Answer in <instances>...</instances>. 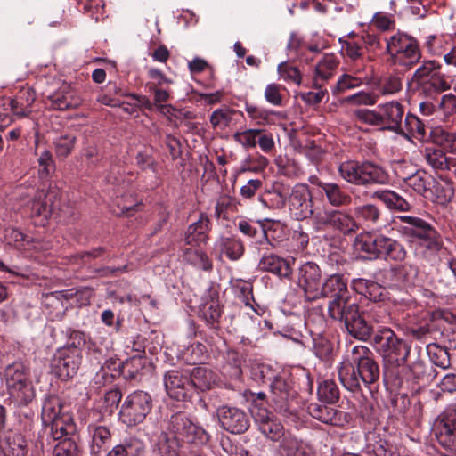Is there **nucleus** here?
Instances as JSON below:
<instances>
[{
    "mask_svg": "<svg viewBox=\"0 0 456 456\" xmlns=\"http://www.w3.org/2000/svg\"><path fill=\"white\" fill-rule=\"evenodd\" d=\"M402 223L398 232L411 244L416 253L425 261L434 264L444 249L441 234L426 220L413 216H399Z\"/></svg>",
    "mask_w": 456,
    "mask_h": 456,
    "instance_id": "1",
    "label": "nucleus"
},
{
    "mask_svg": "<svg viewBox=\"0 0 456 456\" xmlns=\"http://www.w3.org/2000/svg\"><path fill=\"white\" fill-rule=\"evenodd\" d=\"M329 316L340 323H343L346 330L353 338L367 341L373 335L372 318L379 322L376 314L360 311V306L355 298L349 295L339 299H331L328 305Z\"/></svg>",
    "mask_w": 456,
    "mask_h": 456,
    "instance_id": "2",
    "label": "nucleus"
},
{
    "mask_svg": "<svg viewBox=\"0 0 456 456\" xmlns=\"http://www.w3.org/2000/svg\"><path fill=\"white\" fill-rule=\"evenodd\" d=\"M380 370L372 352L364 346L352 349V361L344 362L338 370V378L346 389L353 393L362 390V385L369 387L378 381Z\"/></svg>",
    "mask_w": 456,
    "mask_h": 456,
    "instance_id": "3",
    "label": "nucleus"
},
{
    "mask_svg": "<svg viewBox=\"0 0 456 456\" xmlns=\"http://www.w3.org/2000/svg\"><path fill=\"white\" fill-rule=\"evenodd\" d=\"M372 345L380 355L384 370L406 363L411 353V346L390 328L379 329L372 338Z\"/></svg>",
    "mask_w": 456,
    "mask_h": 456,
    "instance_id": "4",
    "label": "nucleus"
},
{
    "mask_svg": "<svg viewBox=\"0 0 456 456\" xmlns=\"http://www.w3.org/2000/svg\"><path fill=\"white\" fill-rule=\"evenodd\" d=\"M385 41L386 53L393 65L406 71L420 61L422 54L419 43L414 37L398 31Z\"/></svg>",
    "mask_w": 456,
    "mask_h": 456,
    "instance_id": "5",
    "label": "nucleus"
},
{
    "mask_svg": "<svg viewBox=\"0 0 456 456\" xmlns=\"http://www.w3.org/2000/svg\"><path fill=\"white\" fill-rule=\"evenodd\" d=\"M427 377V364L418 358L411 364L394 367L384 370L383 378L387 386L391 390H404L406 393H417L419 390L420 383Z\"/></svg>",
    "mask_w": 456,
    "mask_h": 456,
    "instance_id": "6",
    "label": "nucleus"
},
{
    "mask_svg": "<svg viewBox=\"0 0 456 456\" xmlns=\"http://www.w3.org/2000/svg\"><path fill=\"white\" fill-rule=\"evenodd\" d=\"M338 170L348 183L363 187L386 184L389 177L382 167L369 160L345 161Z\"/></svg>",
    "mask_w": 456,
    "mask_h": 456,
    "instance_id": "7",
    "label": "nucleus"
},
{
    "mask_svg": "<svg viewBox=\"0 0 456 456\" xmlns=\"http://www.w3.org/2000/svg\"><path fill=\"white\" fill-rule=\"evenodd\" d=\"M4 376L10 397L17 405L27 406L35 399L29 368L23 362L9 364L4 370Z\"/></svg>",
    "mask_w": 456,
    "mask_h": 456,
    "instance_id": "8",
    "label": "nucleus"
},
{
    "mask_svg": "<svg viewBox=\"0 0 456 456\" xmlns=\"http://www.w3.org/2000/svg\"><path fill=\"white\" fill-rule=\"evenodd\" d=\"M441 66L436 61H424L413 73L411 81L428 95H433L450 88V85L440 72Z\"/></svg>",
    "mask_w": 456,
    "mask_h": 456,
    "instance_id": "9",
    "label": "nucleus"
},
{
    "mask_svg": "<svg viewBox=\"0 0 456 456\" xmlns=\"http://www.w3.org/2000/svg\"><path fill=\"white\" fill-rule=\"evenodd\" d=\"M152 410L151 395L142 390L130 393L125 399L119 416L127 427H134L142 423Z\"/></svg>",
    "mask_w": 456,
    "mask_h": 456,
    "instance_id": "10",
    "label": "nucleus"
},
{
    "mask_svg": "<svg viewBox=\"0 0 456 456\" xmlns=\"http://www.w3.org/2000/svg\"><path fill=\"white\" fill-rule=\"evenodd\" d=\"M190 422L191 419L185 413L173 414L169 419L168 429L174 434V437L170 438L163 433L159 440L155 456H179L178 442L183 440Z\"/></svg>",
    "mask_w": 456,
    "mask_h": 456,
    "instance_id": "11",
    "label": "nucleus"
},
{
    "mask_svg": "<svg viewBox=\"0 0 456 456\" xmlns=\"http://www.w3.org/2000/svg\"><path fill=\"white\" fill-rule=\"evenodd\" d=\"M82 361V352L74 347H60L51 360L52 372L61 380H69L77 375Z\"/></svg>",
    "mask_w": 456,
    "mask_h": 456,
    "instance_id": "12",
    "label": "nucleus"
},
{
    "mask_svg": "<svg viewBox=\"0 0 456 456\" xmlns=\"http://www.w3.org/2000/svg\"><path fill=\"white\" fill-rule=\"evenodd\" d=\"M433 431L438 444L456 455V407L444 409L436 418Z\"/></svg>",
    "mask_w": 456,
    "mask_h": 456,
    "instance_id": "13",
    "label": "nucleus"
},
{
    "mask_svg": "<svg viewBox=\"0 0 456 456\" xmlns=\"http://www.w3.org/2000/svg\"><path fill=\"white\" fill-rule=\"evenodd\" d=\"M271 392L275 411L285 417L295 416L297 409L293 403L297 392L290 381L282 377H276L271 384Z\"/></svg>",
    "mask_w": 456,
    "mask_h": 456,
    "instance_id": "14",
    "label": "nucleus"
},
{
    "mask_svg": "<svg viewBox=\"0 0 456 456\" xmlns=\"http://www.w3.org/2000/svg\"><path fill=\"white\" fill-rule=\"evenodd\" d=\"M288 205L289 214L294 219L304 220L310 217L314 204L308 185H295L289 196Z\"/></svg>",
    "mask_w": 456,
    "mask_h": 456,
    "instance_id": "15",
    "label": "nucleus"
},
{
    "mask_svg": "<svg viewBox=\"0 0 456 456\" xmlns=\"http://www.w3.org/2000/svg\"><path fill=\"white\" fill-rule=\"evenodd\" d=\"M384 278L389 287L407 288L419 284V268L416 265L405 263L385 271Z\"/></svg>",
    "mask_w": 456,
    "mask_h": 456,
    "instance_id": "16",
    "label": "nucleus"
},
{
    "mask_svg": "<svg viewBox=\"0 0 456 456\" xmlns=\"http://www.w3.org/2000/svg\"><path fill=\"white\" fill-rule=\"evenodd\" d=\"M46 103L54 110H67L79 107L82 99L70 84L63 82L53 93L46 96Z\"/></svg>",
    "mask_w": 456,
    "mask_h": 456,
    "instance_id": "17",
    "label": "nucleus"
},
{
    "mask_svg": "<svg viewBox=\"0 0 456 456\" xmlns=\"http://www.w3.org/2000/svg\"><path fill=\"white\" fill-rule=\"evenodd\" d=\"M322 273L314 262H306L298 270V284L304 289L307 300L318 298V289L321 285Z\"/></svg>",
    "mask_w": 456,
    "mask_h": 456,
    "instance_id": "18",
    "label": "nucleus"
},
{
    "mask_svg": "<svg viewBox=\"0 0 456 456\" xmlns=\"http://www.w3.org/2000/svg\"><path fill=\"white\" fill-rule=\"evenodd\" d=\"M307 411L314 419L335 427H344L351 420L349 413L322 403H311Z\"/></svg>",
    "mask_w": 456,
    "mask_h": 456,
    "instance_id": "19",
    "label": "nucleus"
},
{
    "mask_svg": "<svg viewBox=\"0 0 456 456\" xmlns=\"http://www.w3.org/2000/svg\"><path fill=\"white\" fill-rule=\"evenodd\" d=\"M259 431L268 439L278 442L285 435L284 428L272 412L264 408L252 411Z\"/></svg>",
    "mask_w": 456,
    "mask_h": 456,
    "instance_id": "20",
    "label": "nucleus"
},
{
    "mask_svg": "<svg viewBox=\"0 0 456 456\" xmlns=\"http://www.w3.org/2000/svg\"><path fill=\"white\" fill-rule=\"evenodd\" d=\"M378 108L382 129L399 133L402 129V119L404 115L403 106L396 101H391L379 104Z\"/></svg>",
    "mask_w": 456,
    "mask_h": 456,
    "instance_id": "21",
    "label": "nucleus"
},
{
    "mask_svg": "<svg viewBox=\"0 0 456 456\" xmlns=\"http://www.w3.org/2000/svg\"><path fill=\"white\" fill-rule=\"evenodd\" d=\"M164 385L168 395L178 401L184 400L191 389L187 375L177 370H168L165 374Z\"/></svg>",
    "mask_w": 456,
    "mask_h": 456,
    "instance_id": "22",
    "label": "nucleus"
},
{
    "mask_svg": "<svg viewBox=\"0 0 456 456\" xmlns=\"http://www.w3.org/2000/svg\"><path fill=\"white\" fill-rule=\"evenodd\" d=\"M295 259L283 258L274 254L264 255L259 263L258 269L263 272L271 273L279 278L290 279L292 275V266Z\"/></svg>",
    "mask_w": 456,
    "mask_h": 456,
    "instance_id": "23",
    "label": "nucleus"
},
{
    "mask_svg": "<svg viewBox=\"0 0 456 456\" xmlns=\"http://www.w3.org/2000/svg\"><path fill=\"white\" fill-rule=\"evenodd\" d=\"M339 60L334 53H325L317 61L314 69V86L322 88L336 73Z\"/></svg>",
    "mask_w": 456,
    "mask_h": 456,
    "instance_id": "24",
    "label": "nucleus"
},
{
    "mask_svg": "<svg viewBox=\"0 0 456 456\" xmlns=\"http://www.w3.org/2000/svg\"><path fill=\"white\" fill-rule=\"evenodd\" d=\"M370 199L379 200L387 209L394 212H409L412 208L411 203L401 194L392 190H376L370 194Z\"/></svg>",
    "mask_w": 456,
    "mask_h": 456,
    "instance_id": "25",
    "label": "nucleus"
},
{
    "mask_svg": "<svg viewBox=\"0 0 456 456\" xmlns=\"http://www.w3.org/2000/svg\"><path fill=\"white\" fill-rule=\"evenodd\" d=\"M379 236L380 232L374 231L362 232L357 234L354 242L355 249L362 253L363 257L368 260L378 259Z\"/></svg>",
    "mask_w": 456,
    "mask_h": 456,
    "instance_id": "26",
    "label": "nucleus"
},
{
    "mask_svg": "<svg viewBox=\"0 0 456 456\" xmlns=\"http://www.w3.org/2000/svg\"><path fill=\"white\" fill-rule=\"evenodd\" d=\"M438 320L428 319L418 324L409 326L405 330V335L414 340L428 343L437 340Z\"/></svg>",
    "mask_w": 456,
    "mask_h": 456,
    "instance_id": "27",
    "label": "nucleus"
},
{
    "mask_svg": "<svg viewBox=\"0 0 456 456\" xmlns=\"http://www.w3.org/2000/svg\"><path fill=\"white\" fill-rule=\"evenodd\" d=\"M90 436L89 450L92 456H100L107 444L110 443L112 435L107 426L90 424L88 425Z\"/></svg>",
    "mask_w": 456,
    "mask_h": 456,
    "instance_id": "28",
    "label": "nucleus"
},
{
    "mask_svg": "<svg viewBox=\"0 0 456 456\" xmlns=\"http://www.w3.org/2000/svg\"><path fill=\"white\" fill-rule=\"evenodd\" d=\"M318 290V298L325 297L339 299L350 294L346 281L339 274L330 275L323 283H321Z\"/></svg>",
    "mask_w": 456,
    "mask_h": 456,
    "instance_id": "29",
    "label": "nucleus"
},
{
    "mask_svg": "<svg viewBox=\"0 0 456 456\" xmlns=\"http://www.w3.org/2000/svg\"><path fill=\"white\" fill-rule=\"evenodd\" d=\"M283 190V184L279 182L266 184L259 196V201L269 208L280 209L284 207L287 198Z\"/></svg>",
    "mask_w": 456,
    "mask_h": 456,
    "instance_id": "30",
    "label": "nucleus"
},
{
    "mask_svg": "<svg viewBox=\"0 0 456 456\" xmlns=\"http://www.w3.org/2000/svg\"><path fill=\"white\" fill-rule=\"evenodd\" d=\"M208 218L200 214L197 222L191 224L185 233L184 240L187 245L199 247L208 240Z\"/></svg>",
    "mask_w": 456,
    "mask_h": 456,
    "instance_id": "31",
    "label": "nucleus"
},
{
    "mask_svg": "<svg viewBox=\"0 0 456 456\" xmlns=\"http://www.w3.org/2000/svg\"><path fill=\"white\" fill-rule=\"evenodd\" d=\"M316 184L322 189L331 206L339 208L351 204L352 197L338 183L318 182Z\"/></svg>",
    "mask_w": 456,
    "mask_h": 456,
    "instance_id": "32",
    "label": "nucleus"
},
{
    "mask_svg": "<svg viewBox=\"0 0 456 456\" xmlns=\"http://www.w3.org/2000/svg\"><path fill=\"white\" fill-rule=\"evenodd\" d=\"M190 381L191 388L204 392L211 389L216 384V375L206 366H198L192 369Z\"/></svg>",
    "mask_w": 456,
    "mask_h": 456,
    "instance_id": "33",
    "label": "nucleus"
},
{
    "mask_svg": "<svg viewBox=\"0 0 456 456\" xmlns=\"http://www.w3.org/2000/svg\"><path fill=\"white\" fill-rule=\"evenodd\" d=\"M35 100L34 90L30 88L20 90L10 102L11 110L19 118L28 117L31 113V107Z\"/></svg>",
    "mask_w": 456,
    "mask_h": 456,
    "instance_id": "34",
    "label": "nucleus"
},
{
    "mask_svg": "<svg viewBox=\"0 0 456 456\" xmlns=\"http://www.w3.org/2000/svg\"><path fill=\"white\" fill-rule=\"evenodd\" d=\"M354 214L356 221L367 227L377 225L381 221V209L373 203H366L356 206L354 208Z\"/></svg>",
    "mask_w": 456,
    "mask_h": 456,
    "instance_id": "35",
    "label": "nucleus"
},
{
    "mask_svg": "<svg viewBox=\"0 0 456 456\" xmlns=\"http://www.w3.org/2000/svg\"><path fill=\"white\" fill-rule=\"evenodd\" d=\"M330 227L338 231L344 235H350L355 233L360 229V224L351 214L345 211L334 210Z\"/></svg>",
    "mask_w": 456,
    "mask_h": 456,
    "instance_id": "36",
    "label": "nucleus"
},
{
    "mask_svg": "<svg viewBox=\"0 0 456 456\" xmlns=\"http://www.w3.org/2000/svg\"><path fill=\"white\" fill-rule=\"evenodd\" d=\"M230 286L235 297L244 304L245 306L254 310L253 285L249 280L231 278Z\"/></svg>",
    "mask_w": 456,
    "mask_h": 456,
    "instance_id": "37",
    "label": "nucleus"
},
{
    "mask_svg": "<svg viewBox=\"0 0 456 456\" xmlns=\"http://www.w3.org/2000/svg\"><path fill=\"white\" fill-rule=\"evenodd\" d=\"M47 427H50V437L53 442L70 437L76 432V424L69 413L63 414Z\"/></svg>",
    "mask_w": 456,
    "mask_h": 456,
    "instance_id": "38",
    "label": "nucleus"
},
{
    "mask_svg": "<svg viewBox=\"0 0 456 456\" xmlns=\"http://www.w3.org/2000/svg\"><path fill=\"white\" fill-rule=\"evenodd\" d=\"M424 157L427 163L436 171L449 170L455 163V159L448 158L444 151L438 148L427 147Z\"/></svg>",
    "mask_w": 456,
    "mask_h": 456,
    "instance_id": "39",
    "label": "nucleus"
},
{
    "mask_svg": "<svg viewBox=\"0 0 456 456\" xmlns=\"http://www.w3.org/2000/svg\"><path fill=\"white\" fill-rule=\"evenodd\" d=\"M63 414H66V412L62 411V403L59 397L51 395L45 399L41 411V419L44 426L47 427L62 417Z\"/></svg>",
    "mask_w": 456,
    "mask_h": 456,
    "instance_id": "40",
    "label": "nucleus"
},
{
    "mask_svg": "<svg viewBox=\"0 0 456 456\" xmlns=\"http://www.w3.org/2000/svg\"><path fill=\"white\" fill-rule=\"evenodd\" d=\"M143 451L142 442L135 437H126L114 445L105 456H139Z\"/></svg>",
    "mask_w": 456,
    "mask_h": 456,
    "instance_id": "41",
    "label": "nucleus"
},
{
    "mask_svg": "<svg viewBox=\"0 0 456 456\" xmlns=\"http://www.w3.org/2000/svg\"><path fill=\"white\" fill-rule=\"evenodd\" d=\"M433 142L449 152H456V132L436 126L431 130Z\"/></svg>",
    "mask_w": 456,
    "mask_h": 456,
    "instance_id": "42",
    "label": "nucleus"
},
{
    "mask_svg": "<svg viewBox=\"0 0 456 456\" xmlns=\"http://www.w3.org/2000/svg\"><path fill=\"white\" fill-rule=\"evenodd\" d=\"M403 75L399 72L383 76L378 85L377 90L382 95H391L400 92L403 88Z\"/></svg>",
    "mask_w": 456,
    "mask_h": 456,
    "instance_id": "43",
    "label": "nucleus"
},
{
    "mask_svg": "<svg viewBox=\"0 0 456 456\" xmlns=\"http://www.w3.org/2000/svg\"><path fill=\"white\" fill-rule=\"evenodd\" d=\"M318 399L326 404H335L340 398V391L333 379H324L319 383Z\"/></svg>",
    "mask_w": 456,
    "mask_h": 456,
    "instance_id": "44",
    "label": "nucleus"
},
{
    "mask_svg": "<svg viewBox=\"0 0 456 456\" xmlns=\"http://www.w3.org/2000/svg\"><path fill=\"white\" fill-rule=\"evenodd\" d=\"M406 184L411 188L418 194L428 198L431 177L427 175L426 173L417 171L413 175L404 178Z\"/></svg>",
    "mask_w": 456,
    "mask_h": 456,
    "instance_id": "45",
    "label": "nucleus"
},
{
    "mask_svg": "<svg viewBox=\"0 0 456 456\" xmlns=\"http://www.w3.org/2000/svg\"><path fill=\"white\" fill-rule=\"evenodd\" d=\"M4 240L7 244L18 249H27L32 242L30 236L13 227L4 230Z\"/></svg>",
    "mask_w": 456,
    "mask_h": 456,
    "instance_id": "46",
    "label": "nucleus"
},
{
    "mask_svg": "<svg viewBox=\"0 0 456 456\" xmlns=\"http://www.w3.org/2000/svg\"><path fill=\"white\" fill-rule=\"evenodd\" d=\"M335 209H328L325 207L313 206L312 222L317 231L324 230L330 226Z\"/></svg>",
    "mask_w": 456,
    "mask_h": 456,
    "instance_id": "47",
    "label": "nucleus"
},
{
    "mask_svg": "<svg viewBox=\"0 0 456 456\" xmlns=\"http://www.w3.org/2000/svg\"><path fill=\"white\" fill-rule=\"evenodd\" d=\"M363 84L362 78L353 76L351 74H343L338 78L335 86L332 87V94L338 95L346 92L357 88Z\"/></svg>",
    "mask_w": 456,
    "mask_h": 456,
    "instance_id": "48",
    "label": "nucleus"
},
{
    "mask_svg": "<svg viewBox=\"0 0 456 456\" xmlns=\"http://www.w3.org/2000/svg\"><path fill=\"white\" fill-rule=\"evenodd\" d=\"M406 256L407 251L404 246L398 240L392 238L386 246V248L382 252L379 259L402 262L406 258Z\"/></svg>",
    "mask_w": 456,
    "mask_h": 456,
    "instance_id": "49",
    "label": "nucleus"
},
{
    "mask_svg": "<svg viewBox=\"0 0 456 456\" xmlns=\"http://www.w3.org/2000/svg\"><path fill=\"white\" fill-rule=\"evenodd\" d=\"M184 260L194 266L209 271L212 269V264L208 256L201 250L196 248H187L183 253Z\"/></svg>",
    "mask_w": 456,
    "mask_h": 456,
    "instance_id": "50",
    "label": "nucleus"
},
{
    "mask_svg": "<svg viewBox=\"0 0 456 456\" xmlns=\"http://www.w3.org/2000/svg\"><path fill=\"white\" fill-rule=\"evenodd\" d=\"M198 314L200 318L211 325H214L216 322H217L221 316L219 305L213 299L200 304L199 305Z\"/></svg>",
    "mask_w": 456,
    "mask_h": 456,
    "instance_id": "51",
    "label": "nucleus"
},
{
    "mask_svg": "<svg viewBox=\"0 0 456 456\" xmlns=\"http://www.w3.org/2000/svg\"><path fill=\"white\" fill-rule=\"evenodd\" d=\"M427 351L430 361L436 366H438L442 369H447L451 366L450 356L445 347L437 346L428 343L427 346Z\"/></svg>",
    "mask_w": 456,
    "mask_h": 456,
    "instance_id": "52",
    "label": "nucleus"
},
{
    "mask_svg": "<svg viewBox=\"0 0 456 456\" xmlns=\"http://www.w3.org/2000/svg\"><path fill=\"white\" fill-rule=\"evenodd\" d=\"M248 427L247 414L238 408H230V433L240 434L245 432Z\"/></svg>",
    "mask_w": 456,
    "mask_h": 456,
    "instance_id": "53",
    "label": "nucleus"
},
{
    "mask_svg": "<svg viewBox=\"0 0 456 456\" xmlns=\"http://www.w3.org/2000/svg\"><path fill=\"white\" fill-rule=\"evenodd\" d=\"M437 340L444 344V347L456 349V328L438 320Z\"/></svg>",
    "mask_w": 456,
    "mask_h": 456,
    "instance_id": "54",
    "label": "nucleus"
},
{
    "mask_svg": "<svg viewBox=\"0 0 456 456\" xmlns=\"http://www.w3.org/2000/svg\"><path fill=\"white\" fill-rule=\"evenodd\" d=\"M91 296L92 291L89 289H83L81 290H75L74 289H72L67 290L53 291L47 295V297H53L59 301H68L73 298L74 297H81V298H83V302L81 303V305H88L90 303Z\"/></svg>",
    "mask_w": 456,
    "mask_h": 456,
    "instance_id": "55",
    "label": "nucleus"
},
{
    "mask_svg": "<svg viewBox=\"0 0 456 456\" xmlns=\"http://www.w3.org/2000/svg\"><path fill=\"white\" fill-rule=\"evenodd\" d=\"M53 456H81V453L75 440L65 437L53 446Z\"/></svg>",
    "mask_w": 456,
    "mask_h": 456,
    "instance_id": "56",
    "label": "nucleus"
},
{
    "mask_svg": "<svg viewBox=\"0 0 456 456\" xmlns=\"http://www.w3.org/2000/svg\"><path fill=\"white\" fill-rule=\"evenodd\" d=\"M30 210L32 216L43 217L46 220L51 215V208L48 207L44 200V191H37L34 196V199L30 202Z\"/></svg>",
    "mask_w": 456,
    "mask_h": 456,
    "instance_id": "57",
    "label": "nucleus"
},
{
    "mask_svg": "<svg viewBox=\"0 0 456 456\" xmlns=\"http://www.w3.org/2000/svg\"><path fill=\"white\" fill-rule=\"evenodd\" d=\"M404 126L408 133L419 139H424L426 136V125L425 123L416 115L408 113L405 117Z\"/></svg>",
    "mask_w": 456,
    "mask_h": 456,
    "instance_id": "58",
    "label": "nucleus"
},
{
    "mask_svg": "<svg viewBox=\"0 0 456 456\" xmlns=\"http://www.w3.org/2000/svg\"><path fill=\"white\" fill-rule=\"evenodd\" d=\"M353 285L356 291L360 294H363L365 297H368L370 300H381V293L379 295L374 294L376 291L380 289L377 283L363 279H358L353 281Z\"/></svg>",
    "mask_w": 456,
    "mask_h": 456,
    "instance_id": "59",
    "label": "nucleus"
},
{
    "mask_svg": "<svg viewBox=\"0 0 456 456\" xmlns=\"http://www.w3.org/2000/svg\"><path fill=\"white\" fill-rule=\"evenodd\" d=\"M76 137L73 134H63L57 137L54 142V150L57 157L67 158L74 149Z\"/></svg>",
    "mask_w": 456,
    "mask_h": 456,
    "instance_id": "60",
    "label": "nucleus"
},
{
    "mask_svg": "<svg viewBox=\"0 0 456 456\" xmlns=\"http://www.w3.org/2000/svg\"><path fill=\"white\" fill-rule=\"evenodd\" d=\"M341 52L352 61H358L363 57L364 50L360 41H341Z\"/></svg>",
    "mask_w": 456,
    "mask_h": 456,
    "instance_id": "61",
    "label": "nucleus"
},
{
    "mask_svg": "<svg viewBox=\"0 0 456 456\" xmlns=\"http://www.w3.org/2000/svg\"><path fill=\"white\" fill-rule=\"evenodd\" d=\"M353 116L357 122L370 126H380V116L378 107L376 110H369L362 108L356 109L353 111Z\"/></svg>",
    "mask_w": 456,
    "mask_h": 456,
    "instance_id": "62",
    "label": "nucleus"
},
{
    "mask_svg": "<svg viewBox=\"0 0 456 456\" xmlns=\"http://www.w3.org/2000/svg\"><path fill=\"white\" fill-rule=\"evenodd\" d=\"M210 123L216 133L221 137H226L225 129L228 126V109L216 110L210 118Z\"/></svg>",
    "mask_w": 456,
    "mask_h": 456,
    "instance_id": "63",
    "label": "nucleus"
},
{
    "mask_svg": "<svg viewBox=\"0 0 456 456\" xmlns=\"http://www.w3.org/2000/svg\"><path fill=\"white\" fill-rule=\"evenodd\" d=\"M136 165L142 171L158 172V162L154 159L151 151L145 149L139 151L135 156Z\"/></svg>",
    "mask_w": 456,
    "mask_h": 456,
    "instance_id": "64",
    "label": "nucleus"
}]
</instances>
